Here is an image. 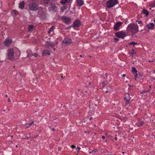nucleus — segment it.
<instances>
[{
    "label": "nucleus",
    "instance_id": "nucleus-1",
    "mask_svg": "<svg viewBox=\"0 0 155 155\" xmlns=\"http://www.w3.org/2000/svg\"><path fill=\"white\" fill-rule=\"evenodd\" d=\"M8 58L10 60H12L15 58L14 55L16 59H18L20 55L19 50L16 48L10 49L8 50Z\"/></svg>",
    "mask_w": 155,
    "mask_h": 155
},
{
    "label": "nucleus",
    "instance_id": "nucleus-2",
    "mask_svg": "<svg viewBox=\"0 0 155 155\" xmlns=\"http://www.w3.org/2000/svg\"><path fill=\"white\" fill-rule=\"evenodd\" d=\"M127 31H130L133 34H135L139 31L138 26L137 24L130 23L127 27Z\"/></svg>",
    "mask_w": 155,
    "mask_h": 155
},
{
    "label": "nucleus",
    "instance_id": "nucleus-3",
    "mask_svg": "<svg viewBox=\"0 0 155 155\" xmlns=\"http://www.w3.org/2000/svg\"><path fill=\"white\" fill-rule=\"evenodd\" d=\"M118 3L117 0H110L106 3V6L108 8H110L114 6Z\"/></svg>",
    "mask_w": 155,
    "mask_h": 155
},
{
    "label": "nucleus",
    "instance_id": "nucleus-4",
    "mask_svg": "<svg viewBox=\"0 0 155 155\" xmlns=\"http://www.w3.org/2000/svg\"><path fill=\"white\" fill-rule=\"evenodd\" d=\"M38 5L35 3H32L29 4V8L30 10L35 11L38 10Z\"/></svg>",
    "mask_w": 155,
    "mask_h": 155
},
{
    "label": "nucleus",
    "instance_id": "nucleus-5",
    "mask_svg": "<svg viewBox=\"0 0 155 155\" xmlns=\"http://www.w3.org/2000/svg\"><path fill=\"white\" fill-rule=\"evenodd\" d=\"M115 35L117 37L123 39H124L126 36L125 32L123 31L117 32L115 33Z\"/></svg>",
    "mask_w": 155,
    "mask_h": 155
},
{
    "label": "nucleus",
    "instance_id": "nucleus-6",
    "mask_svg": "<svg viewBox=\"0 0 155 155\" xmlns=\"http://www.w3.org/2000/svg\"><path fill=\"white\" fill-rule=\"evenodd\" d=\"M131 97H130V94L128 93H126L124 97V100L125 101V106L126 107L129 104L128 106H130L129 101L130 100Z\"/></svg>",
    "mask_w": 155,
    "mask_h": 155
},
{
    "label": "nucleus",
    "instance_id": "nucleus-7",
    "mask_svg": "<svg viewBox=\"0 0 155 155\" xmlns=\"http://www.w3.org/2000/svg\"><path fill=\"white\" fill-rule=\"evenodd\" d=\"M122 24L123 23L121 22L117 23L114 27V30L115 31L119 30L120 28L122 26Z\"/></svg>",
    "mask_w": 155,
    "mask_h": 155
},
{
    "label": "nucleus",
    "instance_id": "nucleus-8",
    "mask_svg": "<svg viewBox=\"0 0 155 155\" xmlns=\"http://www.w3.org/2000/svg\"><path fill=\"white\" fill-rule=\"evenodd\" d=\"M72 42L71 40L68 38H66L62 41V43L66 45H68Z\"/></svg>",
    "mask_w": 155,
    "mask_h": 155
},
{
    "label": "nucleus",
    "instance_id": "nucleus-9",
    "mask_svg": "<svg viewBox=\"0 0 155 155\" xmlns=\"http://www.w3.org/2000/svg\"><path fill=\"white\" fill-rule=\"evenodd\" d=\"M57 9V7L54 4H51L48 8V10L50 12L56 11Z\"/></svg>",
    "mask_w": 155,
    "mask_h": 155
},
{
    "label": "nucleus",
    "instance_id": "nucleus-10",
    "mask_svg": "<svg viewBox=\"0 0 155 155\" xmlns=\"http://www.w3.org/2000/svg\"><path fill=\"white\" fill-rule=\"evenodd\" d=\"M81 25V22L78 19L76 20L72 24L73 28L78 27Z\"/></svg>",
    "mask_w": 155,
    "mask_h": 155
},
{
    "label": "nucleus",
    "instance_id": "nucleus-11",
    "mask_svg": "<svg viewBox=\"0 0 155 155\" xmlns=\"http://www.w3.org/2000/svg\"><path fill=\"white\" fill-rule=\"evenodd\" d=\"M77 5L81 7L84 4V0H76Z\"/></svg>",
    "mask_w": 155,
    "mask_h": 155
},
{
    "label": "nucleus",
    "instance_id": "nucleus-12",
    "mask_svg": "<svg viewBox=\"0 0 155 155\" xmlns=\"http://www.w3.org/2000/svg\"><path fill=\"white\" fill-rule=\"evenodd\" d=\"M12 41L11 39H6L5 40L4 44L6 46H9L12 43Z\"/></svg>",
    "mask_w": 155,
    "mask_h": 155
},
{
    "label": "nucleus",
    "instance_id": "nucleus-13",
    "mask_svg": "<svg viewBox=\"0 0 155 155\" xmlns=\"http://www.w3.org/2000/svg\"><path fill=\"white\" fill-rule=\"evenodd\" d=\"M154 26L155 25L153 23L147 24L146 25V27L148 29H153L154 28Z\"/></svg>",
    "mask_w": 155,
    "mask_h": 155
},
{
    "label": "nucleus",
    "instance_id": "nucleus-14",
    "mask_svg": "<svg viewBox=\"0 0 155 155\" xmlns=\"http://www.w3.org/2000/svg\"><path fill=\"white\" fill-rule=\"evenodd\" d=\"M62 20L66 24L69 23L71 21V19L70 18L65 17H64L62 18Z\"/></svg>",
    "mask_w": 155,
    "mask_h": 155
},
{
    "label": "nucleus",
    "instance_id": "nucleus-15",
    "mask_svg": "<svg viewBox=\"0 0 155 155\" xmlns=\"http://www.w3.org/2000/svg\"><path fill=\"white\" fill-rule=\"evenodd\" d=\"M132 71L135 76V78L134 79L136 80V78L137 77V71L136 70V69L135 68L132 67Z\"/></svg>",
    "mask_w": 155,
    "mask_h": 155
},
{
    "label": "nucleus",
    "instance_id": "nucleus-16",
    "mask_svg": "<svg viewBox=\"0 0 155 155\" xmlns=\"http://www.w3.org/2000/svg\"><path fill=\"white\" fill-rule=\"evenodd\" d=\"M72 0H61L60 3L62 4H65L71 2Z\"/></svg>",
    "mask_w": 155,
    "mask_h": 155
},
{
    "label": "nucleus",
    "instance_id": "nucleus-17",
    "mask_svg": "<svg viewBox=\"0 0 155 155\" xmlns=\"http://www.w3.org/2000/svg\"><path fill=\"white\" fill-rule=\"evenodd\" d=\"M25 6V4L24 2H20L19 4V8L21 9H23Z\"/></svg>",
    "mask_w": 155,
    "mask_h": 155
},
{
    "label": "nucleus",
    "instance_id": "nucleus-18",
    "mask_svg": "<svg viewBox=\"0 0 155 155\" xmlns=\"http://www.w3.org/2000/svg\"><path fill=\"white\" fill-rule=\"evenodd\" d=\"M142 13L143 14H145L146 16H147L149 14L148 12L145 9H143V10L142 13Z\"/></svg>",
    "mask_w": 155,
    "mask_h": 155
},
{
    "label": "nucleus",
    "instance_id": "nucleus-19",
    "mask_svg": "<svg viewBox=\"0 0 155 155\" xmlns=\"http://www.w3.org/2000/svg\"><path fill=\"white\" fill-rule=\"evenodd\" d=\"M43 54L44 55H50V52L48 50H45L43 51Z\"/></svg>",
    "mask_w": 155,
    "mask_h": 155
},
{
    "label": "nucleus",
    "instance_id": "nucleus-20",
    "mask_svg": "<svg viewBox=\"0 0 155 155\" xmlns=\"http://www.w3.org/2000/svg\"><path fill=\"white\" fill-rule=\"evenodd\" d=\"M67 8V6L66 5L62 6L61 7V12H63L65 10H66Z\"/></svg>",
    "mask_w": 155,
    "mask_h": 155
},
{
    "label": "nucleus",
    "instance_id": "nucleus-21",
    "mask_svg": "<svg viewBox=\"0 0 155 155\" xmlns=\"http://www.w3.org/2000/svg\"><path fill=\"white\" fill-rule=\"evenodd\" d=\"M46 43L47 45L48 46H50L51 47H53L54 46V45L52 42H50L48 41Z\"/></svg>",
    "mask_w": 155,
    "mask_h": 155
},
{
    "label": "nucleus",
    "instance_id": "nucleus-22",
    "mask_svg": "<svg viewBox=\"0 0 155 155\" xmlns=\"http://www.w3.org/2000/svg\"><path fill=\"white\" fill-rule=\"evenodd\" d=\"M50 0H43V2L45 5L50 3Z\"/></svg>",
    "mask_w": 155,
    "mask_h": 155
},
{
    "label": "nucleus",
    "instance_id": "nucleus-23",
    "mask_svg": "<svg viewBox=\"0 0 155 155\" xmlns=\"http://www.w3.org/2000/svg\"><path fill=\"white\" fill-rule=\"evenodd\" d=\"M11 13L12 14L17 15L18 14V12L16 10H14L12 11Z\"/></svg>",
    "mask_w": 155,
    "mask_h": 155
},
{
    "label": "nucleus",
    "instance_id": "nucleus-24",
    "mask_svg": "<svg viewBox=\"0 0 155 155\" xmlns=\"http://www.w3.org/2000/svg\"><path fill=\"white\" fill-rule=\"evenodd\" d=\"M34 28V26L33 25H30L28 26V31H30Z\"/></svg>",
    "mask_w": 155,
    "mask_h": 155
},
{
    "label": "nucleus",
    "instance_id": "nucleus-25",
    "mask_svg": "<svg viewBox=\"0 0 155 155\" xmlns=\"http://www.w3.org/2000/svg\"><path fill=\"white\" fill-rule=\"evenodd\" d=\"M149 6L152 8L154 7L155 6V1L153 2H152L151 4H150L149 5Z\"/></svg>",
    "mask_w": 155,
    "mask_h": 155
},
{
    "label": "nucleus",
    "instance_id": "nucleus-26",
    "mask_svg": "<svg viewBox=\"0 0 155 155\" xmlns=\"http://www.w3.org/2000/svg\"><path fill=\"white\" fill-rule=\"evenodd\" d=\"M137 44V43L135 42L134 41L131 42L129 43V45H136Z\"/></svg>",
    "mask_w": 155,
    "mask_h": 155
},
{
    "label": "nucleus",
    "instance_id": "nucleus-27",
    "mask_svg": "<svg viewBox=\"0 0 155 155\" xmlns=\"http://www.w3.org/2000/svg\"><path fill=\"white\" fill-rule=\"evenodd\" d=\"M71 27H73V26L72 25H71V26H69L67 28H66L65 29L66 30H69L70 29Z\"/></svg>",
    "mask_w": 155,
    "mask_h": 155
},
{
    "label": "nucleus",
    "instance_id": "nucleus-28",
    "mask_svg": "<svg viewBox=\"0 0 155 155\" xmlns=\"http://www.w3.org/2000/svg\"><path fill=\"white\" fill-rule=\"evenodd\" d=\"M143 124H144V123L143 121H141L139 122V125H138V126H141Z\"/></svg>",
    "mask_w": 155,
    "mask_h": 155
},
{
    "label": "nucleus",
    "instance_id": "nucleus-29",
    "mask_svg": "<svg viewBox=\"0 0 155 155\" xmlns=\"http://www.w3.org/2000/svg\"><path fill=\"white\" fill-rule=\"evenodd\" d=\"M33 55L35 57H38L39 56L38 54L36 53H34Z\"/></svg>",
    "mask_w": 155,
    "mask_h": 155
},
{
    "label": "nucleus",
    "instance_id": "nucleus-30",
    "mask_svg": "<svg viewBox=\"0 0 155 155\" xmlns=\"http://www.w3.org/2000/svg\"><path fill=\"white\" fill-rule=\"evenodd\" d=\"M88 151L89 152V153L90 154H91L94 151L93 150H91L90 148H88Z\"/></svg>",
    "mask_w": 155,
    "mask_h": 155
},
{
    "label": "nucleus",
    "instance_id": "nucleus-31",
    "mask_svg": "<svg viewBox=\"0 0 155 155\" xmlns=\"http://www.w3.org/2000/svg\"><path fill=\"white\" fill-rule=\"evenodd\" d=\"M24 126L26 128H28V127H29V124H24Z\"/></svg>",
    "mask_w": 155,
    "mask_h": 155
},
{
    "label": "nucleus",
    "instance_id": "nucleus-32",
    "mask_svg": "<svg viewBox=\"0 0 155 155\" xmlns=\"http://www.w3.org/2000/svg\"><path fill=\"white\" fill-rule=\"evenodd\" d=\"M114 41H115L117 42L119 40V38H114Z\"/></svg>",
    "mask_w": 155,
    "mask_h": 155
},
{
    "label": "nucleus",
    "instance_id": "nucleus-33",
    "mask_svg": "<svg viewBox=\"0 0 155 155\" xmlns=\"http://www.w3.org/2000/svg\"><path fill=\"white\" fill-rule=\"evenodd\" d=\"M30 137H31V136H29V137H25V138H22V139H27V140H28L29 138H30Z\"/></svg>",
    "mask_w": 155,
    "mask_h": 155
},
{
    "label": "nucleus",
    "instance_id": "nucleus-34",
    "mask_svg": "<svg viewBox=\"0 0 155 155\" xmlns=\"http://www.w3.org/2000/svg\"><path fill=\"white\" fill-rule=\"evenodd\" d=\"M132 52L131 53V54H135L134 53V50L133 49H132Z\"/></svg>",
    "mask_w": 155,
    "mask_h": 155
},
{
    "label": "nucleus",
    "instance_id": "nucleus-35",
    "mask_svg": "<svg viewBox=\"0 0 155 155\" xmlns=\"http://www.w3.org/2000/svg\"><path fill=\"white\" fill-rule=\"evenodd\" d=\"M33 124L34 122L33 121H32L31 123L29 124H29V126L30 127V126L32 125Z\"/></svg>",
    "mask_w": 155,
    "mask_h": 155
},
{
    "label": "nucleus",
    "instance_id": "nucleus-36",
    "mask_svg": "<svg viewBox=\"0 0 155 155\" xmlns=\"http://www.w3.org/2000/svg\"><path fill=\"white\" fill-rule=\"evenodd\" d=\"M54 29V27L53 26L51 27L50 29L52 31Z\"/></svg>",
    "mask_w": 155,
    "mask_h": 155
},
{
    "label": "nucleus",
    "instance_id": "nucleus-37",
    "mask_svg": "<svg viewBox=\"0 0 155 155\" xmlns=\"http://www.w3.org/2000/svg\"><path fill=\"white\" fill-rule=\"evenodd\" d=\"M71 147L73 149H75V147L73 145H72L71 146Z\"/></svg>",
    "mask_w": 155,
    "mask_h": 155
},
{
    "label": "nucleus",
    "instance_id": "nucleus-38",
    "mask_svg": "<svg viewBox=\"0 0 155 155\" xmlns=\"http://www.w3.org/2000/svg\"><path fill=\"white\" fill-rule=\"evenodd\" d=\"M52 31L50 29L48 31V34H49L51 33V32Z\"/></svg>",
    "mask_w": 155,
    "mask_h": 155
},
{
    "label": "nucleus",
    "instance_id": "nucleus-39",
    "mask_svg": "<svg viewBox=\"0 0 155 155\" xmlns=\"http://www.w3.org/2000/svg\"><path fill=\"white\" fill-rule=\"evenodd\" d=\"M61 148L60 147H58V150L59 151H60L61 150Z\"/></svg>",
    "mask_w": 155,
    "mask_h": 155
},
{
    "label": "nucleus",
    "instance_id": "nucleus-40",
    "mask_svg": "<svg viewBox=\"0 0 155 155\" xmlns=\"http://www.w3.org/2000/svg\"><path fill=\"white\" fill-rule=\"evenodd\" d=\"M142 23V21H138V23L139 24H141Z\"/></svg>",
    "mask_w": 155,
    "mask_h": 155
},
{
    "label": "nucleus",
    "instance_id": "nucleus-41",
    "mask_svg": "<svg viewBox=\"0 0 155 155\" xmlns=\"http://www.w3.org/2000/svg\"><path fill=\"white\" fill-rule=\"evenodd\" d=\"M80 149H81V148L80 147H77V149H76L77 150H78V151L79 150H80Z\"/></svg>",
    "mask_w": 155,
    "mask_h": 155
},
{
    "label": "nucleus",
    "instance_id": "nucleus-42",
    "mask_svg": "<svg viewBox=\"0 0 155 155\" xmlns=\"http://www.w3.org/2000/svg\"><path fill=\"white\" fill-rule=\"evenodd\" d=\"M102 138L103 139H105V136H102Z\"/></svg>",
    "mask_w": 155,
    "mask_h": 155
},
{
    "label": "nucleus",
    "instance_id": "nucleus-43",
    "mask_svg": "<svg viewBox=\"0 0 155 155\" xmlns=\"http://www.w3.org/2000/svg\"><path fill=\"white\" fill-rule=\"evenodd\" d=\"M125 76H126V75H125V74H123L122 75V77H125Z\"/></svg>",
    "mask_w": 155,
    "mask_h": 155
},
{
    "label": "nucleus",
    "instance_id": "nucleus-44",
    "mask_svg": "<svg viewBox=\"0 0 155 155\" xmlns=\"http://www.w3.org/2000/svg\"><path fill=\"white\" fill-rule=\"evenodd\" d=\"M94 151L93 152H94V153H95V152H96V151H97V150H93Z\"/></svg>",
    "mask_w": 155,
    "mask_h": 155
},
{
    "label": "nucleus",
    "instance_id": "nucleus-45",
    "mask_svg": "<svg viewBox=\"0 0 155 155\" xmlns=\"http://www.w3.org/2000/svg\"><path fill=\"white\" fill-rule=\"evenodd\" d=\"M10 101H11L10 100V99H9V98H8V102H10Z\"/></svg>",
    "mask_w": 155,
    "mask_h": 155
},
{
    "label": "nucleus",
    "instance_id": "nucleus-46",
    "mask_svg": "<svg viewBox=\"0 0 155 155\" xmlns=\"http://www.w3.org/2000/svg\"><path fill=\"white\" fill-rule=\"evenodd\" d=\"M61 78L63 79V78H65V77H63V76H61Z\"/></svg>",
    "mask_w": 155,
    "mask_h": 155
},
{
    "label": "nucleus",
    "instance_id": "nucleus-47",
    "mask_svg": "<svg viewBox=\"0 0 155 155\" xmlns=\"http://www.w3.org/2000/svg\"><path fill=\"white\" fill-rule=\"evenodd\" d=\"M51 130L53 131H54V128H52V129H51Z\"/></svg>",
    "mask_w": 155,
    "mask_h": 155
},
{
    "label": "nucleus",
    "instance_id": "nucleus-48",
    "mask_svg": "<svg viewBox=\"0 0 155 155\" xmlns=\"http://www.w3.org/2000/svg\"><path fill=\"white\" fill-rule=\"evenodd\" d=\"M115 139L116 140H117V137H115Z\"/></svg>",
    "mask_w": 155,
    "mask_h": 155
},
{
    "label": "nucleus",
    "instance_id": "nucleus-49",
    "mask_svg": "<svg viewBox=\"0 0 155 155\" xmlns=\"http://www.w3.org/2000/svg\"><path fill=\"white\" fill-rule=\"evenodd\" d=\"M5 96L6 97H8V96L7 95V94H5Z\"/></svg>",
    "mask_w": 155,
    "mask_h": 155
},
{
    "label": "nucleus",
    "instance_id": "nucleus-50",
    "mask_svg": "<svg viewBox=\"0 0 155 155\" xmlns=\"http://www.w3.org/2000/svg\"><path fill=\"white\" fill-rule=\"evenodd\" d=\"M88 84L89 85H90L91 84V83L90 82Z\"/></svg>",
    "mask_w": 155,
    "mask_h": 155
},
{
    "label": "nucleus",
    "instance_id": "nucleus-51",
    "mask_svg": "<svg viewBox=\"0 0 155 155\" xmlns=\"http://www.w3.org/2000/svg\"><path fill=\"white\" fill-rule=\"evenodd\" d=\"M92 119V117H91L90 119V120H91Z\"/></svg>",
    "mask_w": 155,
    "mask_h": 155
},
{
    "label": "nucleus",
    "instance_id": "nucleus-52",
    "mask_svg": "<svg viewBox=\"0 0 155 155\" xmlns=\"http://www.w3.org/2000/svg\"><path fill=\"white\" fill-rule=\"evenodd\" d=\"M105 92L106 93H107L108 92V91L107 90Z\"/></svg>",
    "mask_w": 155,
    "mask_h": 155
},
{
    "label": "nucleus",
    "instance_id": "nucleus-53",
    "mask_svg": "<svg viewBox=\"0 0 155 155\" xmlns=\"http://www.w3.org/2000/svg\"><path fill=\"white\" fill-rule=\"evenodd\" d=\"M80 57H83V56H82V55H80Z\"/></svg>",
    "mask_w": 155,
    "mask_h": 155
},
{
    "label": "nucleus",
    "instance_id": "nucleus-54",
    "mask_svg": "<svg viewBox=\"0 0 155 155\" xmlns=\"http://www.w3.org/2000/svg\"><path fill=\"white\" fill-rule=\"evenodd\" d=\"M105 75H106V77H107V73H106L105 74Z\"/></svg>",
    "mask_w": 155,
    "mask_h": 155
},
{
    "label": "nucleus",
    "instance_id": "nucleus-55",
    "mask_svg": "<svg viewBox=\"0 0 155 155\" xmlns=\"http://www.w3.org/2000/svg\"><path fill=\"white\" fill-rule=\"evenodd\" d=\"M149 87L151 88V85H150Z\"/></svg>",
    "mask_w": 155,
    "mask_h": 155
},
{
    "label": "nucleus",
    "instance_id": "nucleus-56",
    "mask_svg": "<svg viewBox=\"0 0 155 155\" xmlns=\"http://www.w3.org/2000/svg\"><path fill=\"white\" fill-rule=\"evenodd\" d=\"M35 100H36V101H38V98H36V99H35Z\"/></svg>",
    "mask_w": 155,
    "mask_h": 155
},
{
    "label": "nucleus",
    "instance_id": "nucleus-57",
    "mask_svg": "<svg viewBox=\"0 0 155 155\" xmlns=\"http://www.w3.org/2000/svg\"><path fill=\"white\" fill-rule=\"evenodd\" d=\"M3 111H4V112H5V111H5V110H3Z\"/></svg>",
    "mask_w": 155,
    "mask_h": 155
},
{
    "label": "nucleus",
    "instance_id": "nucleus-58",
    "mask_svg": "<svg viewBox=\"0 0 155 155\" xmlns=\"http://www.w3.org/2000/svg\"><path fill=\"white\" fill-rule=\"evenodd\" d=\"M138 21H138V20H137L136 21V22H138Z\"/></svg>",
    "mask_w": 155,
    "mask_h": 155
},
{
    "label": "nucleus",
    "instance_id": "nucleus-59",
    "mask_svg": "<svg viewBox=\"0 0 155 155\" xmlns=\"http://www.w3.org/2000/svg\"><path fill=\"white\" fill-rule=\"evenodd\" d=\"M53 49H54V51H55V48H54Z\"/></svg>",
    "mask_w": 155,
    "mask_h": 155
},
{
    "label": "nucleus",
    "instance_id": "nucleus-60",
    "mask_svg": "<svg viewBox=\"0 0 155 155\" xmlns=\"http://www.w3.org/2000/svg\"><path fill=\"white\" fill-rule=\"evenodd\" d=\"M11 137H13V136L12 135H11Z\"/></svg>",
    "mask_w": 155,
    "mask_h": 155
},
{
    "label": "nucleus",
    "instance_id": "nucleus-61",
    "mask_svg": "<svg viewBox=\"0 0 155 155\" xmlns=\"http://www.w3.org/2000/svg\"><path fill=\"white\" fill-rule=\"evenodd\" d=\"M128 107H127V108H127V109H128Z\"/></svg>",
    "mask_w": 155,
    "mask_h": 155
},
{
    "label": "nucleus",
    "instance_id": "nucleus-62",
    "mask_svg": "<svg viewBox=\"0 0 155 155\" xmlns=\"http://www.w3.org/2000/svg\"><path fill=\"white\" fill-rule=\"evenodd\" d=\"M154 23H155V19H154Z\"/></svg>",
    "mask_w": 155,
    "mask_h": 155
},
{
    "label": "nucleus",
    "instance_id": "nucleus-63",
    "mask_svg": "<svg viewBox=\"0 0 155 155\" xmlns=\"http://www.w3.org/2000/svg\"><path fill=\"white\" fill-rule=\"evenodd\" d=\"M149 91H150V90H148L147 91H148V92Z\"/></svg>",
    "mask_w": 155,
    "mask_h": 155
},
{
    "label": "nucleus",
    "instance_id": "nucleus-64",
    "mask_svg": "<svg viewBox=\"0 0 155 155\" xmlns=\"http://www.w3.org/2000/svg\"><path fill=\"white\" fill-rule=\"evenodd\" d=\"M154 72L155 73V70L154 71Z\"/></svg>",
    "mask_w": 155,
    "mask_h": 155
}]
</instances>
